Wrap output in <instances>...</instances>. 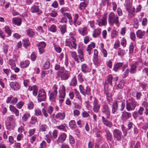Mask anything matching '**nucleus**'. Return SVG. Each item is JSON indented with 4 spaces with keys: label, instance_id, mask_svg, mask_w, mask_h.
I'll use <instances>...</instances> for the list:
<instances>
[{
    "label": "nucleus",
    "instance_id": "obj_52",
    "mask_svg": "<svg viewBox=\"0 0 148 148\" xmlns=\"http://www.w3.org/2000/svg\"><path fill=\"white\" fill-rule=\"evenodd\" d=\"M113 79V77L111 75H109L107 77V81L111 85H112V81Z\"/></svg>",
    "mask_w": 148,
    "mask_h": 148
},
{
    "label": "nucleus",
    "instance_id": "obj_37",
    "mask_svg": "<svg viewBox=\"0 0 148 148\" xmlns=\"http://www.w3.org/2000/svg\"><path fill=\"white\" fill-rule=\"evenodd\" d=\"M133 24L134 27L136 29L138 28L139 25V20L137 18H134L133 20Z\"/></svg>",
    "mask_w": 148,
    "mask_h": 148
},
{
    "label": "nucleus",
    "instance_id": "obj_62",
    "mask_svg": "<svg viewBox=\"0 0 148 148\" xmlns=\"http://www.w3.org/2000/svg\"><path fill=\"white\" fill-rule=\"evenodd\" d=\"M60 11L61 12L62 14L66 13V12L69 11V8H62L60 10Z\"/></svg>",
    "mask_w": 148,
    "mask_h": 148
},
{
    "label": "nucleus",
    "instance_id": "obj_34",
    "mask_svg": "<svg viewBox=\"0 0 148 148\" xmlns=\"http://www.w3.org/2000/svg\"><path fill=\"white\" fill-rule=\"evenodd\" d=\"M65 114L64 112H59L57 114L56 118L59 120H62L65 118Z\"/></svg>",
    "mask_w": 148,
    "mask_h": 148
},
{
    "label": "nucleus",
    "instance_id": "obj_33",
    "mask_svg": "<svg viewBox=\"0 0 148 148\" xmlns=\"http://www.w3.org/2000/svg\"><path fill=\"white\" fill-rule=\"evenodd\" d=\"M123 66V63H117L114 64L113 69L115 71L117 72L118 69H119L120 67Z\"/></svg>",
    "mask_w": 148,
    "mask_h": 148
},
{
    "label": "nucleus",
    "instance_id": "obj_35",
    "mask_svg": "<svg viewBox=\"0 0 148 148\" xmlns=\"http://www.w3.org/2000/svg\"><path fill=\"white\" fill-rule=\"evenodd\" d=\"M29 64V62L28 60H25L24 61L21 62L20 63L21 68H24L27 67Z\"/></svg>",
    "mask_w": 148,
    "mask_h": 148
},
{
    "label": "nucleus",
    "instance_id": "obj_60",
    "mask_svg": "<svg viewBox=\"0 0 148 148\" xmlns=\"http://www.w3.org/2000/svg\"><path fill=\"white\" fill-rule=\"evenodd\" d=\"M120 46V42L119 40H116L114 43V48L115 49H117Z\"/></svg>",
    "mask_w": 148,
    "mask_h": 148
},
{
    "label": "nucleus",
    "instance_id": "obj_63",
    "mask_svg": "<svg viewBox=\"0 0 148 148\" xmlns=\"http://www.w3.org/2000/svg\"><path fill=\"white\" fill-rule=\"evenodd\" d=\"M79 88L80 93L82 94H84L86 88H84V86L82 85H80L79 86Z\"/></svg>",
    "mask_w": 148,
    "mask_h": 148
},
{
    "label": "nucleus",
    "instance_id": "obj_6",
    "mask_svg": "<svg viewBox=\"0 0 148 148\" xmlns=\"http://www.w3.org/2000/svg\"><path fill=\"white\" fill-rule=\"evenodd\" d=\"M37 99L38 102L45 101L46 99V93L44 89L41 88L39 90Z\"/></svg>",
    "mask_w": 148,
    "mask_h": 148
},
{
    "label": "nucleus",
    "instance_id": "obj_41",
    "mask_svg": "<svg viewBox=\"0 0 148 148\" xmlns=\"http://www.w3.org/2000/svg\"><path fill=\"white\" fill-rule=\"evenodd\" d=\"M49 31L53 32L55 33L57 31V27L56 25L54 24L52 25L49 28Z\"/></svg>",
    "mask_w": 148,
    "mask_h": 148
},
{
    "label": "nucleus",
    "instance_id": "obj_13",
    "mask_svg": "<svg viewBox=\"0 0 148 148\" xmlns=\"http://www.w3.org/2000/svg\"><path fill=\"white\" fill-rule=\"evenodd\" d=\"M100 108V106L98 104V100L95 98L94 101L93 103V110L96 113H97Z\"/></svg>",
    "mask_w": 148,
    "mask_h": 148
},
{
    "label": "nucleus",
    "instance_id": "obj_20",
    "mask_svg": "<svg viewBox=\"0 0 148 148\" xmlns=\"http://www.w3.org/2000/svg\"><path fill=\"white\" fill-rule=\"evenodd\" d=\"M49 100L51 102H56L58 93L51 92V91H49Z\"/></svg>",
    "mask_w": 148,
    "mask_h": 148
},
{
    "label": "nucleus",
    "instance_id": "obj_8",
    "mask_svg": "<svg viewBox=\"0 0 148 148\" xmlns=\"http://www.w3.org/2000/svg\"><path fill=\"white\" fill-rule=\"evenodd\" d=\"M113 135L114 138L117 141H120L122 137V133L121 131L117 129H115L113 130Z\"/></svg>",
    "mask_w": 148,
    "mask_h": 148
},
{
    "label": "nucleus",
    "instance_id": "obj_27",
    "mask_svg": "<svg viewBox=\"0 0 148 148\" xmlns=\"http://www.w3.org/2000/svg\"><path fill=\"white\" fill-rule=\"evenodd\" d=\"M81 71L84 73H86L89 72V67L87 64H83L81 66Z\"/></svg>",
    "mask_w": 148,
    "mask_h": 148
},
{
    "label": "nucleus",
    "instance_id": "obj_36",
    "mask_svg": "<svg viewBox=\"0 0 148 148\" xmlns=\"http://www.w3.org/2000/svg\"><path fill=\"white\" fill-rule=\"evenodd\" d=\"M78 53L79 54V57L80 61L83 62L84 59V57L83 52L82 50L79 49L78 50Z\"/></svg>",
    "mask_w": 148,
    "mask_h": 148
},
{
    "label": "nucleus",
    "instance_id": "obj_3",
    "mask_svg": "<svg viewBox=\"0 0 148 148\" xmlns=\"http://www.w3.org/2000/svg\"><path fill=\"white\" fill-rule=\"evenodd\" d=\"M57 77L60 78L62 80H66L69 77L70 74L67 71H64V68L63 67L61 68V70L58 71L57 72Z\"/></svg>",
    "mask_w": 148,
    "mask_h": 148
},
{
    "label": "nucleus",
    "instance_id": "obj_18",
    "mask_svg": "<svg viewBox=\"0 0 148 148\" xmlns=\"http://www.w3.org/2000/svg\"><path fill=\"white\" fill-rule=\"evenodd\" d=\"M10 85L13 90H17L20 88V86L17 82H11L10 84Z\"/></svg>",
    "mask_w": 148,
    "mask_h": 148
},
{
    "label": "nucleus",
    "instance_id": "obj_5",
    "mask_svg": "<svg viewBox=\"0 0 148 148\" xmlns=\"http://www.w3.org/2000/svg\"><path fill=\"white\" fill-rule=\"evenodd\" d=\"M138 104L134 100L131 99L129 101H127L126 108L128 111L134 110Z\"/></svg>",
    "mask_w": 148,
    "mask_h": 148
},
{
    "label": "nucleus",
    "instance_id": "obj_24",
    "mask_svg": "<svg viewBox=\"0 0 148 148\" xmlns=\"http://www.w3.org/2000/svg\"><path fill=\"white\" fill-rule=\"evenodd\" d=\"M95 47V45L94 42H91L90 44L88 46L86 51L89 55H90L91 54V50L92 49V48H94Z\"/></svg>",
    "mask_w": 148,
    "mask_h": 148
},
{
    "label": "nucleus",
    "instance_id": "obj_10",
    "mask_svg": "<svg viewBox=\"0 0 148 148\" xmlns=\"http://www.w3.org/2000/svg\"><path fill=\"white\" fill-rule=\"evenodd\" d=\"M101 111L102 112L106 114L107 119L110 118V108L108 105L105 104L102 106Z\"/></svg>",
    "mask_w": 148,
    "mask_h": 148
},
{
    "label": "nucleus",
    "instance_id": "obj_11",
    "mask_svg": "<svg viewBox=\"0 0 148 148\" xmlns=\"http://www.w3.org/2000/svg\"><path fill=\"white\" fill-rule=\"evenodd\" d=\"M38 3H36L35 4L31 7L30 9V10L33 13H37V14L39 15L42 13V11L39 9V6L38 5Z\"/></svg>",
    "mask_w": 148,
    "mask_h": 148
},
{
    "label": "nucleus",
    "instance_id": "obj_9",
    "mask_svg": "<svg viewBox=\"0 0 148 148\" xmlns=\"http://www.w3.org/2000/svg\"><path fill=\"white\" fill-rule=\"evenodd\" d=\"M92 131L95 132L96 140L98 142L101 141L103 139V137L102 136V132L101 131L97 130L96 127L92 129Z\"/></svg>",
    "mask_w": 148,
    "mask_h": 148
},
{
    "label": "nucleus",
    "instance_id": "obj_57",
    "mask_svg": "<svg viewBox=\"0 0 148 148\" xmlns=\"http://www.w3.org/2000/svg\"><path fill=\"white\" fill-rule=\"evenodd\" d=\"M57 14V12L54 9L51 10V12L49 14L51 16L53 17H56Z\"/></svg>",
    "mask_w": 148,
    "mask_h": 148
},
{
    "label": "nucleus",
    "instance_id": "obj_48",
    "mask_svg": "<svg viewBox=\"0 0 148 148\" xmlns=\"http://www.w3.org/2000/svg\"><path fill=\"white\" fill-rule=\"evenodd\" d=\"M121 45L124 48L127 45V41L125 38H123L120 41Z\"/></svg>",
    "mask_w": 148,
    "mask_h": 148
},
{
    "label": "nucleus",
    "instance_id": "obj_15",
    "mask_svg": "<svg viewBox=\"0 0 148 148\" xmlns=\"http://www.w3.org/2000/svg\"><path fill=\"white\" fill-rule=\"evenodd\" d=\"M108 119L107 117L106 118L104 116H102V121L104 125L111 128L112 126V123L110 121L108 120Z\"/></svg>",
    "mask_w": 148,
    "mask_h": 148
},
{
    "label": "nucleus",
    "instance_id": "obj_12",
    "mask_svg": "<svg viewBox=\"0 0 148 148\" xmlns=\"http://www.w3.org/2000/svg\"><path fill=\"white\" fill-rule=\"evenodd\" d=\"M53 107L51 106H49L47 108V111L46 110L45 108H44L42 109V112L44 116L47 117L49 116L47 112L49 114H51L53 112Z\"/></svg>",
    "mask_w": 148,
    "mask_h": 148
},
{
    "label": "nucleus",
    "instance_id": "obj_42",
    "mask_svg": "<svg viewBox=\"0 0 148 148\" xmlns=\"http://www.w3.org/2000/svg\"><path fill=\"white\" fill-rule=\"evenodd\" d=\"M97 22L98 25L100 27L106 25L107 23V21H104L102 19L99 20Z\"/></svg>",
    "mask_w": 148,
    "mask_h": 148
},
{
    "label": "nucleus",
    "instance_id": "obj_49",
    "mask_svg": "<svg viewBox=\"0 0 148 148\" xmlns=\"http://www.w3.org/2000/svg\"><path fill=\"white\" fill-rule=\"evenodd\" d=\"M33 88L32 94L34 96L36 97L37 95L38 92V88L36 86L34 87Z\"/></svg>",
    "mask_w": 148,
    "mask_h": 148
},
{
    "label": "nucleus",
    "instance_id": "obj_64",
    "mask_svg": "<svg viewBox=\"0 0 148 148\" xmlns=\"http://www.w3.org/2000/svg\"><path fill=\"white\" fill-rule=\"evenodd\" d=\"M142 128L144 130H147L148 129V121L145 123L142 127Z\"/></svg>",
    "mask_w": 148,
    "mask_h": 148
},
{
    "label": "nucleus",
    "instance_id": "obj_50",
    "mask_svg": "<svg viewBox=\"0 0 148 148\" xmlns=\"http://www.w3.org/2000/svg\"><path fill=\"white\" fill-rule=\"evenodd\" d=\"M91 90L90 88L88 87H86V90L84 91V94H83L82 95L85 96L86 95H90Z\"/></svg>",
    "mask_w": 148,
    "mask_h": 148
},
{
    "label": "nucleus",
    "instance_id": "obj_54",
    "mask_svg": "<svg viewBox=\"0 0 148 148\" xmlns=\"http://www.w3.org/2000/svg\"><path fill=\"white\" fill-rule=\"evenodd\" d=\"M46 45V43L43 41L40 42L37 44L38 47L43 48L45 47Z\"/></svg>",
    "mask_w": 148,
    "mask_h": 148
},
{
    "label": "nucleus",
    "instance_id": "obj_45",
    "mask_svg": "<svg viewBox=\"0 0 148 148\" xmlns=\"http://www.w3.org/2000/svg\"><path fill=\"white\" fill-rule=\"evenodd\" d=\"M125 81L123 80L121 81L117 86L118 89L122 88L125 84Z\"/></svg>",
    "mask_w": 148,
    "mask_h": 148
},
{
    "label": "nucleus",
    "instance_id": "obj_4",
    "mask_svg": "<svg viewBox=\"0 0 148 148\" xmlns=\"http://www.w3.org/2000/svg\"><path fill=\"white\" fill-rule=\"evenodd\" d=\"M76 39L72 36L69 37L66 40L65 46L69 47L70 48H73L76 49L77 47V44H76Z\"/></svg>",
    "mask_w": 148,
    "mask_h": 148
},
{
    "label": "nucleus",
    "instance_id": "obj_46",
    "mask_svg": "<svg viewBox=\"0 0 148 148\" xmlns=\"http://www.w3.org/2000/svg\"><path fill=\"white\" fill-rule=\"evenodd\" d=\"M8 64L11 66V68L13 69L16 66V63L14 60L13 59H10L8 61Z\"/></svg>",
    "mask_w": 148,
    "mask_h": 148
},
{
    "label": "nucleus",
    "instance_id": "obj_44",
    "mask_svg": "<svg viewBox=\"0 0 148 148\" xmlns=\"http://www.w3.org/2000/svg\"><path fill=\"white\" fill-rule=\"evenodd\" d=\"M4 29L5 32L9 36H10L12 34V32L9 27L8 26H5L4 27Z\"/></svg>",
    "mask_w": 148,
    "mask_h": 148
},
{
    "label": "nucleus",
    "instance_id": "obj_14",
    "mask_svg": "<svg viewBox=\"0 0 148 148\" xmlns=\"http://www.w3.org/2000/svg\"><path fill=\"white\" fill-rule=\"evenodd\" d=\"M131 116V114L125 111L122 112V120L123 122H126L127 119H130Z\"/></svg>",
    "mask_w": 148,
    "mask_h": 148
},
{
    "label": "nucleus",
    "instance_id": "obj_55",
    "mask_svg": "<svg viewBox=\"0 0 148 148\" xmlns=\"http://www.w3.org/2000/svg\"><path fill=\"white\" fill-rule=\"evenodd\" d=\"M58 85L56 84H54L53 86L52 90H49V91H51V92H53L58 93L57 90L58 89Z\"/></svg>",
    "mask_w": 148,
    "mask_h": 148
},
{
    "label": "nucleus",
    "instance_id": "obj_43",
    "mask_svg": "<svg viewBox=\"0 0 148 148\" xmlns=\"http://www.w3.org/2000/svg\"><path fill=\"white\" fill-rule=\"evenodd\" d=\"M23 47L25 48L28 47L30 45V43L29 40L27 39L23 40Z\"/></svg>",
    "mask_w": 148,
    "mask_h": 148
},
{
    "label": "nucleus",
    "instance_id": "obj_2",
    "mask_svg": "<svg viewBox=\"0 0 148 148\" xmlns=\"http://www.w3.org/2000/svg\"><path fill=\"white\" fill-rule=\"evenodd\" d=\"M108 21L110 25H113L114 23H115L116 25L119 26V17L117 15H115L113 12H112L109 14Z\"/></svg>",
    "mask_w": 148,
    "mask_h": 148
},
{
    "label": "nucleus",
    "instance_id": "obj_19",
    "mask_svg": "<svg viewBox=\"0 0 148 148\" xmlns=\"http://www.w3.org/2000/svg\"><path fill=\"white\" fill-rule=\"evenodd\" d=\"M120 102L119 101H114L113 102L112 108V113L113 114H114L117 111L118 103Z\"/></svg>",
    "mask_w": 148,
    "mask_h": 148
},
{
    "label": "nucleus",
    "instance_id": "obj_16",
    "mask_svg": "<svg viewBox=\"0 0 148 148\" xmlns=\"http://www.w3.org/2000/svg\"><path fill=\"white\" fill-rule=\"evenodd\" d=\"M78 31L79 34L83 36L86 35L88 34L87 28L84 26L82 27H79Z\"/></svg>",
    "mask_w": 148,
    "mask_h": 148
},
{
    "label": "nucleus",
    "instance_id": "obj_21",
    "mask_svg": "<svg viewBox=\"0 0 148 148\" xmlns=\"http://www.w3.org/2000/svg\"><path fill=\"white\" fill-rule=\"evenodd\" d=\"M104 44L101 43L100 44L99 49L103 56L105 58H106L108 56V52L104 48Z\"/></svg>",
    "mask_w": 148,
    "mask_h": 148
},
{
    "label": "nucleus",
    "instance_id": "obj_22",
    "mask_svg": "<svg viewBox=\"0 0 148 148\" xmlns=\"http://www.w3.org/2000/svg\"><path fill=\"white\" fill-rule=\"evenodd\" d=\"M66 138V134L65 133H62L58 138L57 142L58 143H63V142L65 140Z\"/></svg>",
    "mask_w": 148,
    "mask_h": 148
},
{
    "label": "nucleus",
    "instance_id": "obj_61",
    "mask_svg": "<svg viewBox=\"0 0 148 148\" xmlns=\"http://www.w3.org/2000/svg\"><path fill=\"white\" fill-rule=\"evenodd\" d=\"M69 138L70 143L71 145L74 144L75 142L74 138L71 135L69 136Z\"/></svg>",
    "mask_w": 148,
    "mask_h": 148
},
{
    "label": "nucleus",
    "instance_id": "obj_28",
    "mask_svg": "<svg viewBox=\"0 0 148 148\" xmlns=\"http://www.w3.org/2000/svg\"><path fill=\"white\" fill-rule=\"evenodd\" d=\"M12 22L13 24L19 26L21 23L22 20L20 18H14L13 19Z\"/></svg>",
    "mask_w": 148,
    "mask_h": 148
},
{
    "label": "nucleus",
    "instance_id": "obj_59",
    "mask_svg": "<svg viewBox=\"0 0 148 148\" xmlns=\"http://www.w3.org/2000/svg\"><path fill=\"white\" fill-rule=\"evenodd\" d=\"M117 32V31L115 29H113L111 33V36L112 38L113 39L116 37Z\"/></svg>",
    "mask_w": 148,
    "mask_h": 148
},
{
    "label": "nucleus",
    "instance_id": "obj_30",
    "mask_svg": "<svg viewBox=\"0 0 148 148\" xmlns=\"http://www.w3.org/2000/svg\"><path fill=\"white\" fill-rule=\"evenodd\" d=\"M69 125L70 128L72 129H75L77 127L76 122L74 120L70 121L69 123Z\"/></svg>",
    "mask_w": 148,
    "mask_h": 148
},
{
    "label": "nucleus",
    "instance_id": "obj_25",
    "mask_svg": "<svg viewBox=\"0 0 148 148\" xmlns=\"http://www.w3.org/2000/svg\"><path fill=\"white\" fill-rule=\"evenodd\" d=\"M101 31V29L100 28L95 29L92 33V36L94 38H97L99 36Z\"/></svg>",
    "mask_w": 148,
    "mask_h": 148
},
{
    "label": "nucleus",
    "instance_id": "obj_29",
    "mask_svg": "<svg viewBox=\"0 0 148 148\" xmlns=\"http://www.w3.org/2000/svg\"><path fill=\"white\" fill-rule=\"evenodd\" d=\"M59 29L61 34L63 35L66 32V25L64 24L59 26Z\"/></svg>",
    "mask_w": 148,
    "mask_h": 148
},
{
    "label": "nucleus",
    "instance_id": "obj_31",
    "mask_svg": "<svg viewBox=\"0 0 148 148\" xmlns=\"http://www.w3.org/2000/svg\"><path fill=\"white\" fill-rule=\"evenodd\" d=\"M145 33V32L144 31L139 30L136 32V36L139 38H143L144 36Z\"/></svg>",
    "mask_w": 148,
    "mask_h": 148
},
{
    "label": "nucleus",
    "instance_id": "obj_23",
    "mask_svg": "<svg viewBox=\"0 0 148 148\" xmlns=\"http://www.w3.org/2000/svg\"><path fill=\"white\" fill-rule=\"evenodd\" d=\"M84 2H82L80 3L79 5V9L83 12H84V11L87 5L88 4L89 1H84Z\"/></svg>",
    "mask_w": 148,
    "mask_h": 148
},
{
    "label": "nucleus",
    "instance_id": "obj_32",
    "mask_svg": "<svg viewBox=\"0 0 148 148\" xmlns=\"http://www.w3.org/2000/svg\"><path fill=\"white\" fill-rule=\"evenodd\" d=\"M77 81L76 78L75 76H74L71 78L69 84L71 86H75L77 85Z\"/></svg>",
    "mask_w": 148,
    "mask_h": 148
},
{
    "label": "nucleus",
    "instance_id": "obj_56",
    "mask_svg": "<svg viewBox=\"0 0 148 148\" xmlns=\"http://www.w3.org/2000/svg\"><path fill=\"white\" fill-rule=\"evenodd\" d=\"M30 117V115L28 113H25L24 114L23 116L22 117V119L23 120L25 121H26Z\"/></svg>",
    "mask_w": 148,
    "mask_h": 148
},
{
    "label": "nucleus",
    "instance_id": "obj_51",
    "mask_svg": "<svg viewBox=\"0 0 148 148\" xmlns=\"http://www.w3.org/2000/svg\"><path fill=\"white\" fill-rule=\"evenodd\" d=\"M121 130L123 134V136L124 137L126 136L127 134V131L128 130L123 125L121 126Z\"/></svg>",
    "mask_w": 148,
    "mask_h": 148
},
{
    "label": "nucleus",
    "instance_id": "obj_58",
    "mask_svg": "<svg viewBox=\"0 0 148 148\" xmlns=\"http://www.w3.org/2000/svg\"><path fill=\"white\" fill-rule=\"evenodd\" d=\"M57 128L61 131H66V129L65 126L63 125H61L56 127Z\"/></svg>",
    "mask_w": 148,
    "mask_h": 148
},
{
    "label": "nucleus",
    "instance_id": "obj_17",
    "mask_svg": "<svg viewBox=\"0 0 148 148\" xmlns=\"http://www.w3.org/2000/svg\"><path fill=\"white\" fill-rule=\"evenodd\" d=\"M106 133L105 136L107 140L109 141L112 142L113 139V136L111 133L107 129L104 130Z\"/></svg>",
    "mask_w": 148,
    "mask_h": 148
},
{
    "label": "nucleus",
    "instance_id": "obj_1",
    "mask_svg": "<svg viewBox=\"0 0 148 148\" xmlns=\"http://www.w3.org/2000/svg\"><path fill=\"white\" fill-rule=\"evenodd\" d=\"M132 1L133 0H125V6L126 10L129 13L128 16L130 18H131L134 16L133 13L135 10L134 7H132Z\"/></svg>",
    "mask_w": 148,
    "mask_h": 148
},
{
    "label": "nucleus",
    "instance_id": "obj_53",
    "mask_svg": "<svg viewBox=\"0 0 148 148\" xmlns=\"http://www.w3.org/2000/svg\"><path fill=\"white\" fill-rule=\"evenodd\" d=\"M118 53L119 55L123 56L125 54V51L121 48H119L118 50Z\"/></svg>",
    "mask_w": 148,
    "mask_h": 148
},
{
    "label": "nucleus",
    "instance_id": "obj_40",
    "mask_svg": "<svg viewBox=\"0 0 148 148\" xmlns=\"http://www.w3.org/2000/svg\"><path fill=\"white\" fill-rule=\"evenodd\" d=\"M102 60V59L98 58V57H95L94 58V62L96 65H99L101 63Z\"/></svg>",
    "mask_w": 148,
    "mask_h": 148
},
{
    "label": "nucleus",
    "instance_id": "obj_39",
    "mask_svg": "<svg viewBox=\"0 0 148 148\" xmlns=\"http://www.w3.org/2000/svg\"><path fill=\"white\" fill-rule=\"evenodd\" d=\"M137 68L134 64H132L130 66V73L132 74L136 73V72Z\"/></svg>",
    "mask_w": 148,
    "mask_h": 148
},
{
    "label": "nucleus",
    "instance_id": "obj_38",
    "mask_svg": "<svg viewBox=\"0 0 148 148\" xmlns=\"http://www.w3.org/2000/svg\"><path fill=\"white\" fill-rule=\"evenodd\" d=\"M27 35L29 37H32L35 35V32L30 28H29L26 31Z\"/></svg>",
    "mask_w": 148,
    "mask_h": 148
},
{
    "label": "nucleus",
    "instance_id": "obj_26",
    "mask_svg": "<svg viewBox=\"0 0 148 148\" xmlns=\"http://www.w3.org/2000/svg\"><path fill=\"white\" fill-rule=\"evenodd\" d=\"M133 64L135 65L137 69H138V70L139 71L140 70L143 66V63L141 59H139Z\"/></svg>",
    "mask_w": 148,
    "mask_h": 148
},
{
    "label": "nucleus",
    "instance_id": "obj_47",
    "mask_svg": "<svg viewBox=\"0 0 148 148\" xmlns=\"http://www.w3.org/2000/svg\"><path fill=\"white\" fill-rule=\"evenodd\" d=\"M73 16V21H74V25L75 27H77V22L79 18V15L77 14H75Z\"/></svg>",
    "mask_w": 148,
    "mask_h": 148
},
{
    "label": "nucleus",
    "instance_id": "obj_7",
    "mask_svg": "<svg viewBox=\"0 0 148 148\" xmlns=\"http://www.w3.org/2000/svg\"><path fill=\"white\" fill-rule=\"evenodd\" d=\"M65 95V88L64 85H62L61 89L59 91L58 99L60 103H62L63 102Z\"/></svg>",
    "mask_w": 148,
    "mask_h": 148
}]
</instances>
